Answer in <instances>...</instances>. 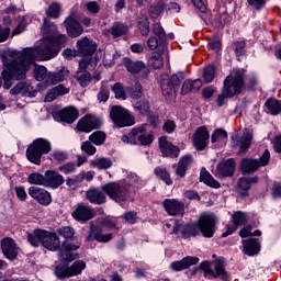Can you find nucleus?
I'll list each match as a JSON object with an SVG mask.
<instances>
[{
	"label": "nucleus",
	"mask_w": 281,
	"mask_h": 281,
	"mask_svg": "<svg viewBox=\"0 0 281 281\" xmlns=\"http://www.w3.org/2000/svg\"><path fill=\"white\" fill-rule=\"evenodd\" d=\"M155 139V133L148 132L146 125L133 128L128 134L122 136L125 144H139L140 146H150Z\"/></svg>",
	"instance_id": "nucleus-8"
},
{
	"label": "nucleus",
	"mask_w": 281,
	"mask_h": 281,
	"mask_svg": "<svg viewBox=\"0 0 281 281\" xmlns=\"http://www.w3.org/2000/svg\"><path fill=\"white\" fill-rule=\"evenodd\" d=\"M198 227L204 238H214V233L216 232V215H214V213L202 214L198 220Z\"/></svg>",
	"instance_id": "nucleus-11"
},
{
	"label": "nucleus",
	"mask_w": 281,
	"mask_h": 281,
	"mask_svg": "<svg viewBox=\"0 0 281 281\" xmlns=\"http://www.w3.org/2000/svg\"><path fill=\"white\" fill-rule=\"evenodd\" d=\"M200 181L205 183V186H210V188L218 189L221 188V182L214 179L207 170L202 169L200 173Z\"/></svg>",
	"instance_id": "nucleus-42"
},
{
	"label": "nucleus",
	"mask_w": 281,
	"mask_h": 281,
	"mask_svg": "<svg viewBox=\"0 0 281 281\" xmlns=\"http://www.w3.org/2000/svg\"><path fill=\"white\" fill-rule=\"evenodd\" d=\"M153 34L159 38V41H166V31L159 22L153 25Z\"/></svg>",
	"instance_id": "nucleus-64"
},
{
	"label": "nucleus",
	"mask_w": 281,
	"mask_h": 281,
	"mask_svg": "<svg viewBox=\"0 0 281 281\" xmlns=\"http://www.w3.org/2000/svg\"><path fill=\"white\" fill-rule=\"evenodd\" d=\"M89 140L94 144V146H102V144L106 142V133L97 131L89 136Z\"/></svg>",
	"instance_id": "nucleus-51"
},
{
	"label": "nucleus",
	"mask_w": 281,
	"mask_h": 281,
	"mask_svg": "<svg viewBox=\"0 0 281 281\" xmlns=\"http://www.w3.org/2000/svg\"><path fill=\"white\" fill-rule=\"evenodd\" d=\"M254 140V133L249 132V130L244 131L243 137L237 139L235 146L239 148V155H245L249 148H251V142Z\"/></svg>",
	"instance_id": "nucleus-32"
},
{
	"label": "nucleus",
	"mask_w": 281,
	"mask_h": 281,
	"mask_svg": "<svg viewBox=\"0 0 281 281\" xmlns=\"http://www.w3.org/2000/svg\"><path fill=\"white\" fill-rule=\"evenodd\" d=\"M66 80V75L63 71L58 72H48L46 83L47 85H58V82H63Z\"/></svg>",
	"instance_id": "nucleus-50"
},
{
	"label": "nucleus",
	"mask_w": 281,
	"mask_h": 281,
	"mask_svg": "<svg viewBox=\"0 0 281 281\" xmlns=\"http://www.w3.org/2000/svg\"><path fill=\"white\" fill-rule=\"evenodd\" d=\"M102 190L115 203H124L131 199V184L123 181L105 183Z\"/></svg>",
	"instance_id": "nucleus-6"
},
{
	"label": "nucleus",
	"mask_w": 281,
	"mask_h": 281,
	"mask_svg": "<svg viewBox=\"0 0 281 281\" xmlns=\"http://www.w3.org/2000/svg\"><path fill=\"white\" fill-rule=\"evenodd\" d=\"M199 269L203 271V277L206 280H216L222 279L224 281H228L229 272L225 269V258L217 257L215 260L212 261H203L200 263Z\"/></svg>",
	"instance_id": "nucleus-4"
},
{
	"label": "nucleus",
	"mask_w": 281,
	"mask_h": 281,
	"mask_svg": "<svg viewBox=\"0 0 281 281\" xmlns=\"http://www.w3.org/2000/svg\"><path fill=\"white\" fill-rule=\"evenodd\" d=\"M77 54L82 56L79 60L80 69H95L98 63H100V57L95 55L98 44L93 43L88 37H82L77 42Z\"/></svg>",
	"instance_id": "nucleus-3"
},
{
	"label": "nucleus",
	"mask_w": 281,
	"mask_h": 281,
	"mask_svg": "<svg viewBox=\"0 0 281 281\" xmlns=\"http://www.w3.org/2000/svg\"><path fill=\"white\" fill-rule=\"evenodd\" d=\"M77 249H80L79 245L71 244L69 240H65L61 244L60 250L58 252L61 262H74L76 259V254L71 251H76Z\"/></svg>",
	"instance_id": "nucleus-23"
},
{
	"label": "nucleus",
	"mask_w": 281,
	"mask_h": 281,
	"mask_svg": "<svg viewBox=\"0 0 281 281\" xmlns=\"http://www.w3.org/2000/svg\"><path fill=\"white\" fill-rule=\"evenodd\" d=\"M59 120L61 122H66L67 124H74L77 117H79L80 113L78 109L74 106L64 108L57 113Z\"/></svg>",
	"instance_id": "nucleus-33"
},
{
	"label": "nucleus",
	"mask_w": 281,
	"mask_h": 281,
	"mask_svg": "<svg viewBox=\"0 0 281 281\" xmlns=\"http://www.w3.org/2000/svg\"><path fill=\"white\" fill-rule=\"evenodd\" d=\"M265 106L267 109V113L270 115H280L281 113V102L276 98H269L266 101Z\"/></svg>",
	"instance_id": "nucleus-39"
},
{
	"label": "nucleus",
	"mask_w": 281,
	"mask_h": 281,
	"mask_svg": "<svg viewBox=\"0 0 281 281\" xmlns=\"http://www.w3.org/2000/svg\"><path fill=\"white\" fill-rule=\"evenodd\" d=\"M11 95H24L25 98H32V85L22 81L19 82L10 90Z\"/></svg>",
	"instance_id": "nucleus-37"
},
{
	"label": "nucleus",
	"mask_w": 281,
	"mask_h": 281,
	"mask_svg": "<svg viewBox=\"0 0 281 281\" xmlns=\"http://www.w3.org/2000/svg\"><path fill=\"white\" fill-rule=\"evenodd\" d=\"M67 93H69V88L58 85L46 94V100L47 102H54L58 95H67Z\"/></svg>",
	"instance_id": "nucleus-41"
},
{
	"label": "nucleus",
	"mask_w": 281,
	"mask_h": 281,
	"mask_svg": "<svg viewBox=\"0 0 281 281\" xmlns=\"http://www.w3.org/2000/svg\"><path fill=\"white\" fill-rule=\"evenodd\" d=\"M160 88L162 95H170L172 93L173 85L170 81V77L164 76L160 81Z\"/></svg>",
	"instance_id": "nucleus-54"
},
{
	"label": "nucleus",
	"mask_w": 281,
	"mask_h": 281,
	"mask_svg": "<svg viewBox=\"0 0 281 281\" xmlns=\"http://www.w3.org/2000/svg\"><path fill=\"white\" fill-rule=\"evenodd\" d=\"M50 160L52 161H67L69 159V155L66 151L63 150H54L50 155Z\"/></svg>",
	"instance_id": "nucleus-63"
},
{
	"label": "nucleus",
	"mask_w": 281,
	"mask_h": 281,
	"mask_svg": "<svg viewBox=\"0 0 281 281\" xmlns=\"http://www.w3.org/2000/svg\"><path fill=\"white\" fill-rule=\"evenodd\" d=\"M212 144H225L227 142V132L223 128H217L211 135Z\"/></svg>",
	"instance_id": "nucleus-47"
},
{
	"label": "nucleus",
	"mask_w": 281,
	"mask_h": 281,
	"mask_svg": "<svg viewBox=\"0 0 281 281\" xmlns=\"http://www.w3.org/2000/svg\"><path fill=\"white\" fill-rule=\"evenodd\" d=\"M60 10V3L52 2L49 7L46 9V16H48V19H59Z\"/></svg>",
	"instance_id": "nucleus-49"
},
{
	"label": "nucleus",
	"mask_w": 281,
	"mask_h": 281,
	"mask_svg": "<svg viewBox=\"0 0 281 281\" xmlns=\"http://www.w3.org/2000/svg\"><path fill=\"white\" fill-rule=\"evenodd\" d=\"M64 183L65 177L59 175L58 171L47 170L45 172V188H53V190H56V188H60Z\"/></svg>",
	"instance_id": "nucleus-28"
},
{
	"label": "nucleus",
	"mask_w": 281,
	"mask_h": 281,
	"mask_svg": "<svg viewBox=\"0 0 281 281\" xmlns=\"http://www.w3.org/2000/svg\"><path fill=\"white\" fill-rule=\"evenodd\" d=\"M67 35L59 34L57 37L45 40V44L37 47H26L22 52L13 50V56L19 58L23 65H27V69L34 64V60H52L56 58L63 47L67 45Z\"/></svg>",
	"instance_id": "nucleus-1"
},
{
	"label": "nucleus",
	"mask_w": 281,
	"mask_h": 281,
	"mask_svg": "<svg viewBox=\"0 0 281 281\" xmlns=\"http://www.w3.org/2000/svg\"><path fill=\"white\" fill-rule=\"evenodd\" d=\"M232 225H226V232L222 234V238H227V236H232V234L236 232L238 227H243V225L247 223V213L241 211L235 212L232 216Z\"/></svg>",
	"instance_id": "nucleus-18"
},
{
	"label": "nucleus",
	"mask_w": 281,
	"mask_h": 281,
	"mask_svg": "<svg viewBox=\"0 0 281 281\" xmlns=\"http://www.w3.org/2000/svg\"><path fill=\"white\" fill-rule=\"evenodd\" d=\"M42 32H43L46 41H49V38H56V37L60 36V34H58V26L55 23H53L52 21H49L47 18H44V20H43ZM56 34H58V35H56Z\"/></svg>",
	"instance_id": "nucleus-36"
},
{
	"label": "nucleus",
	"mask_w": 281,
	"mask_h": 281,
	"mask_svg": "<svg viewBox=\"0 0 281 281\" xmlns=\"http://www.w3.org/2000/svg\"><path fill=\"white\" fill-rule=\"evenodd\" d=\"M4 69L2 71L3 87L10 89L12 80H25L27 77V65L22 64L21 59L11 52L9 55L2 57Z\"/></svg>",
	"instance_id": "nucleus-2"
},
{
	"label": "nucleus",
	"mask_w": 281,
	"mask_h": 281,
	"mask_svg": "<svg viewBox=\"0 0 281 281\" xmlns=\"http://www.w3.org/2000/svg\"><path fill=\"white\" fill-rule=\"evenodd\" d=\"M215 172L218 177H234L236 172V160L229 158L218 162Z\"/></svg>",
	"instance_id": "nucleus-26"
},
{
	"label": "nucleus",
	"mask_w": 281,
	"mask_h": 281,
	"mask_svg": "<svg viewBox=\"0 0 281 281\" xmlns=\"http://www.w3.org/2000/svg\"><path fill=\"white\" fill-rule=\"evenodd\" d=\"M246 47L247 43H245V41H236L233 43V49L237 58H240V56H245Z\"/></svg>",
	"instance_id": "nucleus-60"
},
{
	"label": "nucleus",
	"mask_w": 281,
	"mask_h": 281,
	"mask_svg": "<svg viewBox=\"0 0 281 281\" xmlns=\"http://www.w3.org/2000/svg\"><path fill=\"white\" fill-rule=\"evenodd\" d=\"M243 252L246 256H258L260 254V241L256 238L243 239Z\"/></svg>",
	"instance_id": "nucleus-34"
},
{
	"label": "nucleus",
	"mask_w": 281,
	"mask_h": 281,
	"mask_svg": "<svg viewBox=\"0 0 281 281\" xmlns=\"http://www.w3.org/2000/svg\"><path fill=\"white\" fill-rule=\"evenodd\" d=\"M162 207L168 216H183L186 214V203L177 199H165Z\"/></svg>",
	"instance_id": "nucleus-15"
},
{
	"label": "nucleus",
	"mask_w": 281,
	"mask_h": 281,
	"mask_svg": "<svg viewBox=\"0 0 281 281\" xmlns=\"http://www.w3.org/2000/svg\"><path fill=\"white\" fill-rule=\"evenodd\" d=\"M83 8L92 16H97V14H100V10L102 9L98 1H88L83 4Z\"/></svg>",
	"instance_id": "nucleus-58"
},
{
	"label": "nucleus",
	"mask_w": 281,
	"mask_h": 281,
	"mask_svg": "<svg viewBox=\"0 0 281 281\" xmlns=\"http://www.w3.org/2000/svg\"><path fill=\"white\" fill-rule=\"evenodd\" d=\"M90 165L98 170H109V168L113 166V160H111V158L100 157L92 159Z\"/></svg>",
	"instance_id": "nucleus-44"
},
{
	"label": "nucleus",
	"mask_w": 281,
	"mask_h": 281,
	"mask_svg": "<svg viewBox=\"0 0 281 281\" xmlns=\"http://www.w3.org/2000/svg\"><path fill=\"white\" fill-rule=\"evenodd\" d=\"M164 10H166V2H164V0H159L149 7L148 14L151 19H159V16L164 14Z\"/></svg>",
	"instance_id": "nucleus-40"
},
{
	"label": "nucleus",
	"mask_w": 281,
	"mask_h": 281,
	"mask_svg": "<svg viewBox=\"0 0 281 281\" xmlns=\"http://www.w3.org/2000/svg\"><path fill=\"white\" fill-rule=\"evenodd\" d=\"M101 126L102 121L100 119L87 114L79 120L77 131H80L81 133H91V131H95V128H100Z\"/></svg>",
	"instance_id": "nucleus-17"
},
{
	"label": "nucleus",
	"mask_w": 281,
	"mask_h": 281,
	"mask_svg": "<svg viewBox=\"0 0 281 281\" xmlns=\"http://www.w3.org/2000/svg\"><path fill=\"white\" fill-rule=\"evenodd\" d=\"M0 245L3 256H5L8 260H15L16 256H19V247H16L14 239L5 237L1 240Z\"/></svg>",
	"instance_id": "nucleus-25"
},
{
	"label": "nucleus",
	"mask_w": 281,
	"mask_h": 281,
	"mask_svg": "<svg viewBox=\"0 0 281 281\" xmlns=\"http://www.w3.org/2000/svg\"><path fill=\"white\" fill-rule=\"evenodd\" d=\"M156 177L160 179V181H164L166 186H172V178H170V172H168V169L166 167H156L154 170Z\"/></svg>",
	"instance_id": "nucleus-45"
},
{
	"label": "nucleus",
	"mask_w": 281,
	"mask_h": 281,
	"mask_svg": "<svg viewBox=\"0 0 281 281\" xmlns=\"http://www.w3.org/2000/svg\"><path fill=\"white\" fill-rule=\"evenodd\" d=\"M158 144L162 157H170L171 159H177V157H179V153H181V149L172 145L167 136H161L158 140Z\"/></svg>",
	"instance_id": "nucleus-19"
},
{
	"label": "nucleus",
	"mask_w": 281,
	"mask_h": 281,
	"mask_svg": "<svg viewBox=\"0 0 281 281\" xmlns=\"http://www.w3.org/2000/svg\"><path fill=\"white\" fill-rule=\"evenodd\" d=\"M71 216L72 218H75V221H78L79 223H87L88 221H91V218H95V211L89 205L79 203L77 204Z\"/></svg>",
	"instance_id": "nucleus-16"
},
{
	"label": "nucleus",
	"mask_w": 281,
	"mask_h": 281,
	"mask_svg": "<svg viewBox=\"0 0 281 281\" xmlns=\"http://www.w3.org/2000/svg\"><path fill=\"white\" fill-rule=\"evenodd\" d=\"M248 8L252 10V12H262L265 8H267V3L269 0H247Z\"/></svg>",
	"instance_id": "nucleus-52"
},
{
	"label": "nucleus",
	"mask_w": 281,
	"mask_h": 281,
	"mask_svg": "<svg viewBox=\"0 0 281 281\" xmlns=\"http://www.w3.org/2000/svg\"><path fill=\"white\" fill-rule=\"evenodd\" d=\"M41 245L48 251H58L60 249V239L55 233L43 229Z\"/></svg>",
	"instance_id": "nucleus-21"
},
{
	"label": "nucleus",
	"mask_w": 281,
	"mask_h": 281,
	"mask_svg": "<svg viewBox=\"0 0 281 281\" xmlns=\"http://www.w3.org/2000/svg\"><path fill=\"white\" fill-rule=\"evenodd\" d=\"M128 26L124 24H116L110 29V34L113 36V38H120V36H124V34H127Z\"/></svg>",
	"instance_id": "nucleus-57"
},
{
	"label": "nucleus",
	"mask_w": 281,
	"mask_h": 281,
	"mask_svg": "<svg viewBox=\"0 0 281 281\" xmlns=\"http://www.w3.org/2000/svg\"><path fill=\"white\" fill-rule=\"evenodd\" d=\"M192 144L198 150H205L210 146V131L207 126H200L192 135Z\"/></svg>",
	"instance_id": "nucleus-12"
},
{
	"label": "nucleus",
	"mask_w": 281,
	"mask_h": 281,
	"mask_svg": "<svg viewBox=\"0 0 281 281\" xmlns=\"http://www.w3.org/2000/svg\"><path fill=\"white\" fill-rule=\"evenodd\" d=\"M148 63L153 69H161L164 67V57H161V54L154 52Z\"/></svg>",
	"instance_id": "nucleus-55"
},
{
	"label": "nucleus",
	"mask_w": 281,
	"mask_h": 281,
	"mask_svg": "<svg viewBox=\"0 0 281 281\" xmlns=\"http://www.w3.org/2000/svg\"><path fill=\"white\" fill-rule=\"evenodd\" d=\"M112 91L115 94L116 100H125L126 99V91L124 90V86L122 83L116 82L112 87Z\"/></svg>",
	"instance_id": "nucleus-61"
},
{
	"label": "nucleus",
	"mask_w": 281,
	"mask_h": 281,
	"mask_svg": "<svg viewBox=\"0 0 281 281\" xmlns=\"http://www.w3.org/2000/svg\"><path fill=\"white\" fill-rule=\"evenodd\" d=\"M134 109L137 111L139 115L146 117V115H150V102L146 99H139L134 103Z\"/></svg>",
	"instance_id": "nucleus-43"
},
{
	"label": "nucleus",
	"mask_w": 281,
	"mask_h": 281,
	"mask_svg": "<svg viewBox=\"0 0 281 281\" xmlns=\"http://www.w3.org/2000/svg\"><path fill=\"white\" fill-rule=\"evenodd\" d=\"M138 30L142 36H148L150 34V22H148V19L140 18L138 20Z\"/></svg>",
	"instance_id": "nucleus-62"
},
{
	"label": "nucleus",
	"mask_w": 281,
	"mask_h": 281,
	"mask_svg": "<svg viewBox=\"0 0 281 281\" xmlns=\"http://www.w3.org/2000/svg\"><path fill=\"white\" fill-rule=\"evenodd\" d=\"M246 76L247 70L245 68H237L228 75V78H232L233 85H236V82H240V93H243L244 89H246V91H257V89L260 87V80L258 79V76Z\"/></svg>",
	"instance_id": "nucleus-7"
},
{
	"label": "nucleus",
	"mask_w": 281,
	"mask_h": 281,
	"mask_svg": "<svg viewBox=\"0 0 281 281\" xmlns=\"http://www.w3.org/2000/svg\"><path fill=\"white\" fill-rule=\"evenodd\" d=\"M122 65L125 67L128 74H140L142 78H148V74H150V70L148 69L146 64H144V61H134L128 57H124L122 59Z\"/></svg>",
	"instance_id": "nucleus-14"
},
{
	"label": "nucleus",
	"mask_w": 281,
	"mask_h": 281,
	"mask_svg": "<svg viewBox=\"0 0 281 281\" xmlns=\"http://www.w3.org/2000/svg\"><path fill=\"white\" fill-rule=\"evenodd\" d=\"M194 164V157L190 154L182 156L177 165H172V168H176L175 175L179 179H183L188 175V170Z\"/></svg>",
	"instance_id": "nucleus-24"
},
{
	"label": "nucleus",
	"mask_w": 281,
	"mask_h": 281,
	"mask_svg": "<svg viewBox=\"0 0 281 281\" xmlns=\"http://www.w3.org/2000/svg\"><path fill=\"white\" fill-rule=\"evenodd\" d=\"M86 199L87 201H89V203H92L93 205H102L106 203V193L103 192L102 187L101 189L90 188L86 192Z\"/></svg>",
	"instance_id": "nucleus-29"
},
{
	"label": "nucleus",
	"mask_w": 281,
	"mask_h": 281,
	"mask_svg": "<svg viewBox=\"0 0 281 281\" xmlns=\"http://www.w3.org/2000/svg\"><path fill=\"white\" fill-rule=\"evenodd\" d=\"M110 117L117 128H125L135 124V116L121 105H114L110 110Z\"/></svg>",
	"instance_id": "nucleus-9"
},
{
	"label": "nucleus",
	"mask_w": 281,
	"mask_h": 281,
	"mask_svg": "<svg viewBox=\"0 0 281 281\" xmlns=\"http://www.w3.org/2000/svg\"><path fill=\"white\" fill-rule=\"evenodd\" d=\"M49 74H47V68L45 66H37L34 69V76H35V80H37V82H43V80H45V82H47V76Z\"/></svg>",
	"instance_id": "nucleus-59"
},
{
	"label": "nucleus",
	"mask_w": 281,
	"mask_h": 281,
	"mask_svg": "<svg viewBox=\"0 0 281 281\" xmlns=\"http://www.w3.org/2000/svg\"><path fill=\"white\" fill-rule=\"evenodd\" d=\"M52 153V143L47 138H36L26 149V158L35 166H41L43 155Z\"/></svg>",
	"instance_id": "nucleus-5"
},
{
	"label": "nucleus",
	"mask_w": 281,
	"mask_h": 281,
	"mask_svg": "<svg viewBox=\"0 0 281 281\" xmlns=\"http://www.w3.org/2000/svg\"><path fill=\"white\" fill-rule=\"evenodd\" d=\"M27 183H30V186H43L45 188V173L44 176L36 172L29 175Z\"/></svg>",
	"instance_id": "nucleus-53"
},
{
	"label": "nucleus",
	"mask_w": 281,
	"mask_h": 281,
	"mask_svg": "<svg viewBox=\"0 0 281 281\" xmlns=\"http://www.w3.org/2000/svg\"><path fill=\"white\" fill-rule=\"evenodd\" d=\"M260 169V161L254 158H244L240 164L243 175H254Z\"/></svg>",
	"instance_id": "nucleus-35"
},
{
	"label": "nucleus",
	"mask_w": 281,
	"mask_h": 281,
	"mask_svg": "<svg viewBox=\"0 0 281 281\" xmlns=\"http://www.w3.org/2000/svg\"><path fill=\"white\" fill-rule=\"evenodd\" d=\"M68 269L70 278H74V276H80L87 269V263L82 260H77Z\"/></svg>",
	"instance_id": "nucleus-48"
},
{
	"label": "nucleus",
	"mask_w": 281,
	"mask_h": 281,
	"mask_svg": "<svg viewBox=\"0 0 281 281\" xmlns=\"http://www.w3.org/2000/svg\"><path fill=\"white\" fill-rule=\"evenodd\" d=\"M173 234L181 236L182 238H196L201 233L199 231V224H178L173 227Z\"/></svg>",
	"instance_id": "nucleus-20"
},
{
	"label": "nucleus",
	"mask_w": 281,
	"mask_h": 281,
	"mask_svg": "<svg viewBox=\"0 0 281 281\" xmlns=\"http://www.w3.org/2000/svg\"><path fill=\"white\" fill-rule=\"evenodd\" d=\"M193 265H199V257L187 256L181 260L173 261L170 263L171 271H186V269H190Z\"/></svg>",
	"instance_id": "nucleus-30"
},
{
	"label": "nucleus",
	"mask_w": 281,
	"mask_h": 281,
	"mask_svg": "<svg viewBox=\"0 0 281 281\" xmlns=\"http://www.w3.org/2000/svg\"><path fill=\"white\" fill-rule=\"evenodd\" d=\"M92 240H97V243H111L113 240V233L102 234V231L98 227L91 226L86 237V243H92Z\"/></svg>",
	"instance_id": "nucleus-27"
},
{
	"label": "nucleus",
	"mask_w": 281,
	"mask_h": 281,
	"mask_svg": "<svg viewBox=\"0 0 281 281\" xmlns=\"http://www.w3.org/2000/svg\"><path fill=\"white\" fill-rule=\"evenodd\" d=\"M43 229L37 228L32 233L27 234V243L32 245V247H38L42 243Z\"/></svg>",
	"instance_id": "nucleus-46"
},
{
	"label": "nucleus",
	"mask_w": 281,
	"mask_h": 281,
	"mask_svg": "<svg viewBox=\"0 0 281 281\" xmlns=\"http://www.w3.org/2000/svg\"><path fill=\"white\" fill-rule=\"evenodd\" d=\"M232 77L227 76L224 79L222 93L217 95L216 104L217 106H223L225 102H227V98H234L236 95H240V81L235 83L232 82Z\"/></svg>",
	"instance_id": "nucleus-10"
},
{
	"label": "nucleus",
	"mask_w": 281,
	"mask_h": 281,
	"mask_svg": "<svg viewBox=\"0 0 281 281\" xmlns=\"http://www.w3.org/2000/svg\"><path fill=\"white\" fill-rule=\"evenodd\" d=\"M29 195L31 199H34V201H37L40 205H44L45 207L52 204V194L45 189L30 187Z\"/></svg>",
	"instance_id": "nucleus-22"
},
{
	"label": "nucleus",
	"mask_w": 281,
	"mask_h": 281,
	"mask_svg": "<svg viewBox=\"0 0 281 281\" xmlns=\"http://www.w3.org/2000/svg\"><path fill=\"white\" fill-rule=\"evenodd\" d=\"M203 78L206 85H210V82H214V78H216V67H214L213 65L206 66L203 71Z\"/></svg>",
	"instance_id": "nucleus-56"
},
{
	"label": "nucleus",
	"mask_w": 281,
	"mask_h": 281,
	"mask_svg": "<svg viewBox=\"0 0 281 281\" xmlns=\"http://www.w3.org/2000/svg\"><path fill=\"white\" fill-rule=\"evenodd\" d=\"M87 69L93 68H80L75 75V80H77L78 85H80L83 89L91 85V74L87 71Z\"/></svg>",
	"instance_id": "nucleus-38"
},
{
	"label": "nucleus",
	"mask_w": 281,
	"mask_h": 281,
	"mask_svg": "<svg viewBox=\"0 0 281 281\" xmlns=\"http://www.w3.org/2000/svg\"><path fill=\"white\" fill-rule=\"evenodd\" d=\"M74 16H76V12L71 11L70 14L65 19L64 25L70 38H78V36H81L82 32H85V27H82V24Z\"/></svg>",
	"instance_id": "nucleus-13"
},
{
	"label": "nucleus",
	"mask_w": 281,
	"mask_h": 281,
	"mask_svg": "<svg viewBox=\"0 0 281 281\" xmlns=\"http://www.w3.org/2000/svg\"><path fill=\"white\" fill-rule=\"evenodd\" d=\"M260 178L252 177V178H239L237 180V190L241 196H249V190H251L252 183H258Z\"/></svg>",
	"instance_id": "nucleus-31"
}]
</instances>
